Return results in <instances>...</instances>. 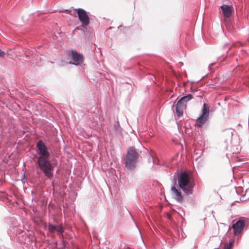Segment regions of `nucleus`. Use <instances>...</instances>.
<instances>
[{
    "instance_id": "obj_1",
    "label": "nucleus",
    "mask_w": 249,
    "mask_h": 249,
    "mask_svg": "<svg viewBox=\"0 0 249 249\" xmlns=\"http://www.w3.org/2000/svg\"><path fill=\"white\" fill-rule=\"evenodd\" d=\"M38 156L37 158V167L43 172L48 179H51L53 175V167L48 158L50 156L49 148L42 140L36 143Z\"/></svg>"
},
{
    "instance_id": "obj_2",
    "label": "nucleus",
    "mask_w": 249,
    "mask_h": 249,
    "mask_svg": "<svg viewBox=\"0 0 249 249\" xmlns=\"http://www.w3.org/2000/svg\"><path fill=\"white\" fill-rule=\"evenodd\" d=\"M178 185L182 191L187 195L193 193V189L195 186L194 179L186 172H179L177 171Z\"/></svg>"
},
{
    "instance_id": "obj_3",
    "label": "nucleus",
    "mask_w": 249,
    "mask_h": 249,
    "mask_svg": "<svg viewBox=\"0 0 249 249\" xmlns=\"http://www.w3.org/2000/svg\"><path fill=\"white\" fill-rule=\"evenodd\" d=\"M249 225V219L241 217L232 226L233 233L235 236L241 234L245 227Z\"/></svg>"
},
{
    "instance_id": "obj_4",
    "label": "nucleus",
    "mask_w": 249,
    "mask_h": 249,
    "mask_svg": "<svg viewBox=\"0 0 249 249\" xmlns=\"http://www.w3.org/2000/svg\"><path fill=\"white\" fill-rule=\"evenodd\" d=\"M68 58L72 59L69 62V64H72L75 66L81 65L84 61V56L82 53H78L75 50L68 51L67 53Z\"/></svg>"
},
{
    "instance_id": "obj_5",
    "label": "nucleus",
    "mask_w": 249,
    "mask_h": 249,
    "mask_svg": "<svg viewBox=\"0 0 249 249\" xmlns=\"http://www.w3.org/2000/svg\"><path fill=\"white\" fill-rule=\"evenodd\" d=\"M210 113V110L207 104L204 103L202 108L200 116L196 120L197 125L201 127L207 122Z\"/></svg>"
},
{
    "instance_id": "obj_6",
    "label": "nucleus",
    "mask_w": 249,
    "mask_h": 249,
    "mask_svg": "<svg viewBox=\"0 0 249 249\" xmlns=\"http://www.w3.org/2000/svg\"><path fill=\"white\" fill-rule=\"evenodd\" d=\"M75 11L77 12V16L81 23L84 25H88L89 23V18L87 12L85 10L80 8L75 9Z\"/></svg>"
},
{
    "instance_id": "obj_7",
    "label": "nucleus",
    "mask_w": 249,
    "mask_h": 249,
    "mask_svg": "<svg viewBox=\"0 0 249 249\" xmlns=\"http://www.w3.org/2000/svg\"><path fill=\"white\" fill-rule=\"evenodd\" d=\"M223 16L225 18L229 19L233 10L232 5L223 4L220 6Z\"/></svg>"
},
{
    "instance_id": "obj_8",
    "label": "nucleus",
    "mask_w": 249,
    "mask_h": 249,
    "mask_svg": "<svg viewBox=\"0 0 249 249\" xmlns=\"http://www.w3.org/2000/svg\"><path fill=\"white\" fill-rule=\"evenodd\" d=\"M139 151L134 147H130L128 149L126 157L139 161Z\"/></svg>"
},
{
    "instance_id": "obj_9",
    "label": "nucleus",
    "mask_w": 249,
    "mask_h": 249,
    "mask_svg": "<svg viewBox=\"0 0 249 249\" xmlns=\"http://www.w3.org/2000/svg\"><path fill=\"white\" fill-rule=\"evenodd\" d=\"M125 166L127 170H133L137 165L138 161L134 159H131L130 158L125 157Z\"/></svg>"
},
{
    "instance_id": "obj_10",
    "label": "nucleus",
    "mask_w": 249,
    "mask_h": 249,
    "mask_svg": "<svg viewBox=\"0 0 249 249\" xmlns=\"http://www.w3.org/2000/svg\"><path fill=\"white\" fill-rule=\"evenodd\" d=\"M232 136V132L230 129H226L221 133V137H226L225 140H224L225 142L230 141Z\"/></svg>"
},
{
    "instance_id": "obj_11",
    "label": "nucleus",
    "mask_w": 249,
    "mask_h": 249,
    "mask_svg": "<svg viewBox=\"0 0 249 249\" xmlns=\"http://www.w3.org/2000/svg\"><path fill=\"white\" fill-rule=\"evenodd\" d=\"M171 191L173 195L174 196L175 198L179 202H180L182 200V196L180 193L178 191L175 186H172L171 187Z\"/></svg>"
},
{
    "instance_id": "obj_12",
    "label": "nucleus",
    "mask_w": 249,
    "mask_h": 249,
    "mask_svg": "<svg viewBox=\"0 0 249 249\" xmlns=\"http://www.w3.org/2000/svg\"><path fill=\"white\" fill-rule=\"evenodd\" d=\"M193 98V95L191 94H188L181 97L177 102L178 104H181L185 107V104Z\"/></svg>"
},
{
    "instance_id": "obj_13",
    "label": "nucleus",
    "mask_w": 249,
    "mask_h": 249,
    "mask_svg": "<svg viewBox=\"0 0 249 249\" xmlns=\"http://www.w3.org/2000/svg\"><path fill=\"white\" fill-rule=\"evenodd\" d=\"M184 108V106L181 105V104H178L177 102L176 106V111L178 116L182 115Z\"/></svg>"
},
{
    "instance_id": "obj_14",
    "label": "nucleus",
    "mask_w": 249,
    "mask_h": 249,
    "mask_svg": "<svg viewBox=\"0 0 249 249\" xmlns=\"http://www.w3.org/2000/svg\"><path fill=\"white\" fill-rule=\"evenodd\" d=\"M240 149L241 148L239 147L238 145H232V146L231 147V151L233 153H239Z\"/></svg>"
},
{
    "instance_id": "obj_15",
    "label": "nucleus",
    "mask_w": 249,
    "mask_h": 249,
    "mask_svg": "<svg viewBox=\"0 0 249 249\" xmlns=\"http://www.w3.org/2000/svg\"><path fill=\"white\" fill-rule=\"evenodd\" d=\"M233 244L234 241H231L224 245L223 249H232Z\"/></svg>"
},
{
    "instance_id": "obj_16",
    "label": "nucleus",
    "mask_w": 249,
    "mask_h": 249,
    "mask_svg": "<svg viewBox=\"0 0 249 249\" xmlns=\"http://www.w3.org/2000/svg\"><path fill=\"white\" fill-rule=\"evenodd\" d=\"M48 228L50 231L54 232L57 229V226L49 224L48 225Z\"/></svg>"
},
{
    "instance_id": "obj_17",
    "label": "nucleus",
    "mask_w": 249,
    "mask_h": 249,
    "mask_svg": "<svg viewBox=\"0 0 249 249\" xmlns=\"http://www.w3.org/2000/svg\"><path fill=\"white\" fill-rule=\"evenodd\" d=\"M114 128L116 132L120 131L121 127L119 122H116V123L114 125Z\"/></svg>"
},
{
    "instance_id": "obj_18",
    "label": "nucleus",
    "mask_w": 249,
    "mask_h": 249,
    "mask_svg": "<svg viewBox=\"0 0 249 249\" xmlns=\"http://www.w3.org/2000/svg\"><path fill=\"white\" fill-rule=\"evenodd\" d=\"M55 231H57L59 233H62L64 232V229L61 225L57 226V229Z\"/></svg>"
},
{
    "instance_id": "obj_19",
    "label": "nucleus",
    "mask_w": 249,
    "mask_h": 249,
    "mask_svg": "<svg viewBox=\"0 0 249 249\" xmlns=\"http://www.w3.org/2000/svg\"><path fill=\"white\" fill-rule=\"evenodd\" d=\"M172 183L173 184V186H175V185L177 183V178L174 177V178L172 180Z\"/></svg>"
},
{
    "instance_id": "obj_20",
    "label": "nucleus",
    "mask_w": 249,
    "mask_h": 249,
    "mask_svg": "<svg viewBox=\"0 0 249 249\" xmlns=\"http://www.w3.org/2000/svg\"><path fill=\"white\" fill-rule=\"evenodd\" d=\"M5 52L2 51L0 49V57H3L5 55Z\"/></svg>"
},
{
    "instance_id": "obj_21",
    "label": "nucleus",
    "mask_w": 249,
    "mask_h": 249,
    "mask_svg": "<svg viewBox=\"0 0 249 249\" xmlns=\"http://www.w3.org/2000/svg\"><path fill=\"white\" fill-rule=\"evenodd\" d=\"M225 58L226 57H224V56H222L221 57H220V58L219 57V59H218L219 64L220 63V62H221L222 61H223Z\"/></svg>"
},
{
    "instance_id": "obj_22",
    "label": "nucleus",
    "mask_w": 249,
    "mask_h": 249,
    "mask_svg": "<svg viewBox=\"0 0 249 249\" xmlns=\"http://www.w3.org/2000/svg\"><path fill=\"white\" fill-rule=\"evenodd\" d=\"M232 203H233V202H229L228 203V209H229L230 207V205L232 204Z\"/></svg>"
},
{
    "instance_id": "obj_23",
    "label": "nucleus",
    "mask_w": 249,
    "mask_h": 249,
    "mask_svg": "<svg viewBox=\"0 0 249 249\" xmlns=\"http://www.w3.org/2000/svg\"><path fill=\"white\" fill-rule=\"evenodd\" d=\"M150 160H151L153 164H154V160H153V158H151V157H150V159H149Z\"/></svg>"
},
{
    "instance_id": "obj_24",
    "label": "nucleus",
    "mask_w": 249,
    "mask_h": 249,
    "mask_svg": "<svg viewBox=\"0 0 249 249\" xmlns=\"http://www.w3.org/2000/svg\"><path fill=\"white\" fill-rule=\"evenodd\" d=\"M196 167L198 168H199L201 167V165H200V164H197L196 165Z\"/></svg>"
},
{
    "instance_id": "obj_25",
    "label": "nucleus",
    "mask_w": 249,
    "mask_h": 249,
    "mask_svg": "<svg viewBox=\"0 0 249 249\" xmlns=\"http://www.w3.org/2000/svg\"><path fill=\"white\" fill-rule=\"evenodd\" d=\"M230 46H228V48H227V49H226V51H228V50H229L230 49Z\"/></svg>"
},
{
    "instance_id": "obj_26",
    "label": "nucleus",
    "mask_w": 249,
    "mask_h": 249,
    "mask_svg": "<svg viewBox=\"0 0 249 249\" xmlns=\"http://www.w3.org/2000/svg\"><path fill=\"white\" fill-rule=\"evenodd\" d=\"M213 66V64L211 63L209 65V68H210L211 66Z\"/></svg>"
},
{
    "instance_id": "obj_27",
    "label": "nucleus",
    "mask_w": 249,
    "mask_h": 249,
    "mask_svg": "<svg viewBox=\"0 0 249 249\" xmlns=\"http://www.w3.org/2000/svg\"><path fill=\"white\" fill-rule=\"evenodd\" d=\"M198 159V157H197L196 158V160H195L196 161H197V160Z\"/></svg>"
},
{
    "instance_id": "obj_28",
    "label": "nucleus",
    "mask_w": 249,
    "mask_h": 249,
    "mask_svg": "<svg viewBox=\"0 0 249 249\" xmlns=\"http://www.w3.org/2000/svg\"><path fill=\"white\" fill-rule=\"evenodd\" d=\"M202 153V151H200V154L201 155ZM199 154L198 153H196V154Z\"/></svg>"
},
{
    "instance_id": "obj_29",
    "label": "nucleus",
    "mask_w": 249,
    "mask_h": 249,
    "mask_svg": "<svg viewBox=\"0 0 249 249\" xmlns=\"http://www.w3.org/2000/svg\"><path fill=\"white\" fill-rule=\"evenodd\" d=\"M220 198H221L222 200H223V199L221 196H220Z\"/></svg>"
},
{
    "instance_id": "obj_30",
    "label": "nucleus",
    "mask_w": 249,
    "mask_h": 249,
    "mask_svg": "<svg viewBox=\"0 0 249 249\" xmlns=\"http://www.w3.org/2000/svg\"><path fill=\"white\" fill-rule=\"evenodd\" d=\"M122 28V26H121L120 27H118V28H120V29H121V28Z\"/></svg>"
},
{
    "instance_id": "obj_31",
    "label": "nucleus",
    "mask_w": 249,
    "mask_h": 249,
    "mask_svg": "<svg viewBox=\"0 0 249 249\" xmlns=\"http://www.w3.org/2000/svg\"><path fill=\"white\" fill-rule=\"evenodd\" d=\"M239 165L236 166V167H239ZM234 167H235V166Z\"/></svg>"
}]
</instances>
